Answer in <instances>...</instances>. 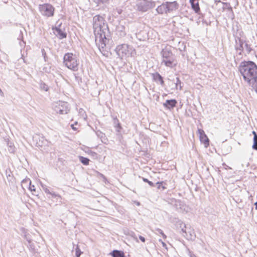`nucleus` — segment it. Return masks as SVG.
Masks as SVG:
<instances>
[{
	"label": "nucleus",
	"instance_id": "cd10ccee",
	"mask_svg": "<svg viewBox=\"0 0 257 257\" xmlns=\"http://www.w3.org/2000/svg\"><path fill=\"white\" fill-rule=\"evenodd\" d=\"M182 82L180 80V78L179 77H176V82L175 83V86L176 89H178V88L179 87V89L181 90L183 86L182 85Z\"/></svg>",
	"mask_w": 257,
	"mask_h": 257
},
{
	"label": "nucleus",
	"instance_id": "2f4dec72",
	"mask_svg": "<svg viewBox=\"0 0 257 257\" xmlns=\"http://www.w3.org/2000/svg\"><path fill=\"white\" fill-rule=\"evenodd\" d=\"M252 149H257V136L255 135L253 138V145L252 146Z\"/></svg>",
	"mask_w": 257,
	"mask_h": 257
},
{
	"label": "nucleus",
	"instance_id": "6e6d98bb",
	"mask_svg": "<svg viewBox=\"0 0 257 257\" xmlns=\"http://www.w3.org/2000/svg\"><path fill=\"white\" fill-rule=\"evenodd\" d=\"M195 255L194 254H190V257H195Z\"/></svg>",
	"mask_w": 257,
	"mask_h": 257
},
{
	"label": "nucleus",
	"instance_id": "4d7b16f0",
	"mask_svg": "<svg viewBox=\"0 0 257 257\" xmlns=\"http://www.w3.org/2000/svg\"><path fill=\"white\" fill-rule=\"evenodd\" d=\"M182 227H183V226L180 225V227L179 228V229L181 230L182 228Z\"/></svg>",
	"mask_w": 257,
	"mask_h": 257
},
{
	"label": "nucleus",
	"instance_id": "a211bd4d",
	"mask_svg": "<svg viewBox=\"0 0 257 257\" xmlns=\"http://www.w3.org/2000/svg\"><path fill=\"white\" fill-rule=\"evenodd\" d=\"M166 4L168 9V13L175 11L178 9L179 5L176 1L166 2Z\"/></svg>",
	"mask_w": 257,
	"mask_h": 257
},
{
	"label": "nucleus",
	"instance_id": "4be33fe9",
	"mask_svg": "<svg viewBox=\"0 0 257 257\" xmlns=\"http://www.w3.org/2000/svg\"><path fill=\"white\" fill-rule=\"evenodd\" d=\"M6 142L7 143L9 152L10 153H14L15 152V147L14 145V144L10 142L8 139V140H6Z\"/></svg>",
	"mask_w": 257,
	"mask_h": 257
},
{
	"label": "nucleus",
	"instance_id": "e433bc0d",
	"mask_svg": "<svg viewBox=\"0 0 257 257\" xmlns=\"http://www.w3.org/2000/svg\"><path fill=\"white\" fill-rule=\"evenodd\" d=\"M108 0H94V2L97 3L98 5L106 3Z\"/></svg>",
	"mask_w": 257,
	"mask_h": 257
},
{
	"label": "nucleus",
	"instance_id": "680f3d73",
	"mask_svg": "<svg viewBox=\"0 0 257 257\" xmlns=\"http://www.w3.org/2000/svg\"><path fill=\"white\" fill-rule=\"evenodd\" d=\"M240 31H238V30H237V32H237V33L238 34V32H240Z\"/></svg>",
	"mask_w": 257,
	"mask_h": 257
},
{
	"label": "nucleus",
	"instance_id": "7c9ffc66",
	"mask_svg": "<svg viewBox=\"0 0 257 257\" xmlns=\"http://www.w3.org/2000/svg\"><path fill=\"white\" fill-rule=\"evenodd\" d=\"M31 184V180L29 178H26L23 179L22 181V187L25 184H26V186H27L28 184L30 185Z\"/></svg>",
	"mask_w": 257,
	"mask_h": 257
},
{
	"label": "nucleus",
	"instance_id": "7ed1b4c3",
	"mask_svg": "<svg viewBox=\"0 0 257 257\" xmlns=\"http://www.w3.org/2000/svg\"><path fill=\"white\" fill-rule=\"evenodd\" d=\"M161 55L162 57V64L170 68H174L177 66L178 62L176 56L172 53L171 49L167 47L163 49L161 51Z\"/></svg>",
	"mask_w": 257,
	"mask_h": 257
},
{
	"label": "nucleus",
	"instance_id": "aec40b11",
	"mask_svg": "<svg viewBox=\"0 0 257 257\" xmlns=\"http://www.w3.org/2000/svg\"><path fill=\"white\" fill-rule=\"evenodd\" d=\"M110 254L112 257H125L124 253L123 251L116 249L112 251L110 253Z\"/></svg>",
	"mask_w": 257,
	"mask_h": 257
},
{
	"label": "nucleus",
	"instance_id": "b1692460",
	"mask_svg": "<svg viewBox=\"0 0 257 257\" xmlns=\"http://www.w3.org/2000/svg\"><path fill=\"white\" fill-rule=\"evenodd\" d=\"M244 45L245 47V52H246L245 55L251 53V51H253V49L251 48V45L248 44L247 42L245 41V43L244 44Z\"/></svg>",
	"mask_w": 257,
	"mask_h": 257
},
{
	"label": "nucleus",
	"instance_id": "603ef678",
	"mask_svg": "<svg viewBox=\"0 0 257 257\" xmlns=\"http://www.w3.org/2000/svg\"><path fill=\"white\" fill-rule=\"evenodd\" d=\"M0 94L1 95V96H3L4 95V93L2 91V90L0 88Z\"/></svg>",
	"mask_w": 257,
	"mask_h": 257
},
{
	"label": "nucleus",
	"instance_id": "a19ab883",
	"mask_svg": "<svg viewBox=\"0 0 257 257\" xmlns=\"http://www.w3.org/2000/svg\"><path fill=\"white\" fill-rule=\"evenodd\" d=\"M188 228H187L186 225H185V227H182V228L181 229V233L183 234H185V232L187 231Z\"/></svg>",
	"mask_w": 257,
	"mask_h": 257
},
{
	"label": "nucleus",
	"instance_id": "4468645a",
	"mask_svg": "<svg viewBox=\"0 0 257 257\" xmlns=\"http://www.w3.org/2000/svg\"><path fill=\"white\" fill-rule=\"evenodd\" d=\"M153 80L156 83H159L160 84L164 86L165 85V82L163 79V77L158 72H155L152 73L151 74Z\"/></svg>",
	"mask_w": 257,
	"mask_h": 257
},
{
	"label": "nucleus",
	"instance_id": "423d86ee",
	"mask_svg": "<svg viewBox=\"0 0 257 257\" xmlns=\"http://www.w3.org/2000/svg\"><path fill=\"white\" fill-rule=\"evenodd\" d=\"M115 51L120 59H122L124 57L132 56L135 53V50L133 46L126 44L118 45L116 47Z\"/></svg>",
	"mask_w": 257,
	"mask_h": 257
},
{
	"label": "nucleus",
	"instance_id": "bf43d9fd",
	"mask_svg": "<svg viewBox=\"0 0 257 257\" xmlns=\"http://www.w3.org/2000/svg\"><path fill=\"white\" fill-rule=\"evenodd\" d=\"M74 124V125H75H75L77 124V121H75Z\"/></svg>",
	"mask_w": 257,
	"mask_h": 257
},
{
	"label": "nucleus",
	"instance_id": "ea45409f",
	"mask_svg": "<svg viewBox=\"0 0 257 257\" xmlns=\"http://www.w3.org/2000/svg\"><path fill=\"white\" fill-rule=\"evenodd\" d=\"M50 195H52V197H54V198H56L57 197H61L60 195L56 194L54 192H51V193H50Z\"/></svg>",
	"mask_w": 257,
	"mask_h": 257
},
{
	"label": "nucleus",
	"instance_id": "c03bdc74",
	"mask_svg": "<svg viewBox=\"0 0 257 257\" xmlns=\"http://www.w3.org/2000/svg\"><path fill=\"white\" fill-rule=\"evenodd\" d=\"M139 239L141 240V241H142L143 242H145V241H146V239L145 238L142 236V235H139Z\"/></svg>",
	"mask_w": 257,
	"mask_h": 257
},
{
	"label": "nucleus",
	"instance_id": "f257e3e1",
	"mask_svg": "<svg viewBox=\"0 0 257 257\" xmlns=\"http://www.w3.org/2000/svg\"><path fill=\"white\" fill-rule=\"evenodd\" d=\"M93 29L96 39H99V49L101 50L111 39L107 23L103 17L96 15L93 18Z\"/></svg>",
	"mask_w": 257,
	"mask_h": 257
},
{
	"label": "nucleus",
	"instance_id": "dca6fc26",
	"mask_svg": "<svg viewBox=\"0 0 257 257\" xmlns=\"http://www.w3.org/2000/svg\"><path fill=\"white\" fill-rule=\"evenodd\" d=\"M199 0H190L192 9L197 14L200 15V9L199 5Z\"/></svg>",
	"mask_w": 257,
	"mask_h": 257
},
{
	"label": "nucleus",
	"instance_id": "ddd939ff",
	"mask_svg": "<svg viewBox=\"0 0 257 257\" xmlns=\"http://www.w3.org/2000/svg\"><path fill=\"white\" fill-rule=\"evenodd\" d=\"M177 104V101L175 99L166 100L163 103V106L166 108L171 110L176 107Z\"/></svg>",
	"mask_w": 257,
	"mask_h": 257
},
{
	"label": "nucleus",
	"instance_id": "5fc2aeb1",
	"mask_svg": "<svg viewBox=\"0 0 257 257\" xmlns=\"http://www.w3.org/2000/svg\"><path fill=\"white\" fill-rule=\"evenodd\" d=\"M255 208L257 209V201L254 203Z\"/></svg>",
	"mask_w": 257,
	"mask_h": 257
},
{
	"label": "nucleus",
	"instance_id": "09e8293b",
	"mask_svg": "<svg viewBox=\"0 0 257 257\" xmlns=\"http://www.w3.org/2000/svg\"><path fill=\"white\" fill-rule=\"evenodd\" d=\"M71 128L74 130V131H76L77 130V128L76 127L74 126V124H72L71 125Z\"/></svg>",
	"mask_w": 257,
	"mask_h": 257
},
{
	"label": "nucleus",
	"instance_id": "1a4fd4ad",
	"mask_svg": "<svg viewBox=\"0 0 257 257\" xmlns=\"http://www.w3.org/2000/svg\"><path fill=\"white\" fill-rule=\"evenodd\" d=\"M54 109L57 113L67 114L70 111L69 104L67 102L59 101L55 104Z\"/></svg>",
	"mask_w": 257,
	"mask_h": 257
},
{
	"label": "nucleus",
	"instance_id": "f3484780",
	"mask_svg": "<svg viewBox=\"0 0 257 257\" xmlns=\"http://www.w3.org/2000/svg\"><path fill=\"white\" fill-rule=\"evenodd\" d=\"M214 3L216 6L219 5V7H221L223 9H227L229 11L232 12V8L229 3H223L220 0H215Z\"/></svg>",
	"mask_w": 257,
	"mask_h": 257
},
{
	"label": "nucleus",
	"instance_id": "49530a36",
	"mask_svg": "<svg viewBox=\"0 0 257 257\" xmlns=\"http://www.w3.org/2000/svg\"><path fill=\"white\" fill-rule=\"evenodd\" d=\"M42 55L44 56V59H45L46 54V52H45L44 49L42 50ZM45 60L46 61V59H45Z\"/></svg>",
	"mask_w": 257,
	"mask_h": 257
},
{
	"label": "nucleus",
	"instance_id": "a18cd8bd",
	"mask_svg": "<svg viewBox=\"0 0 257 257\" xmlns=\"http://www.w3.org/2000/svg\"><path fill=\"white\" fill-rule=\"evenodd\" d=\"M131 235L135 239L137 240V237L136 236L135 233L134 232H132L131 233Z\"/></svg>",
	"mask_w": 257,
	"mask_h": 257
},
{
	"label": "nucleus",
	"instance_id": "412c9836",
	"mask_svg": "<svg viewBox=\"0 0 257 257\" xmlns=\"http://www.w3.org/2000/svg\"><path fill=\"white\" fill-rule=\"evenodd\" d=\"M96 135L97 136L100 138L101 140V142L104 143H106L105 141H107L105 135L104 133H102L99 130H97L95 132Z\"/></svg>",
	"mask_w": 257,
	"mask_h": 257
},
{
	"label": "nucleus",
	"instance_id": "a878e982",
	"mask_svg": "<svg viewBox=\"0 0 257 257\" xmlns=\"http://www.w3.org/2000/svg\"><path fill=\"white\" fill-rule=\"evenodd\" d=\"M174 222H175V226L178 229L180 227V225L183 226L184 227H185V224L178 218H175Z\"/></svg>",
	"mask_w": 257,
	"mask_h": 257
},
{
	"label": "nucleus",
	"instance_id": "c85d7f7f",
	"mask_svg": "<svg viewBox=\"0 0 257 257\" xmlns=\"http://www.w3.org/2000/svg\"><path fill=\"white\" fill-rule=\"evenodd\" d=\"M175 205L177 208L179 207L180 208H182V207L184 205L183 202L179 200H174Z\"/></svg>",
	"mask_w": 257,
	"mask_h": 257
},
{
	"label": "nucleus",
	"instance_id": "393cba45",
	"mask_svg": "<svg viewBox=\"0 0 257 257\" xmlns=\"http://www.w3.org/2000/svg\"><path fill=\"white\" fill-rule=\"evenodd\" d=\"M117 32L119 33V36L120 37H123L126 35L125 28L123 26H121L118 27Z\"/></svg>",
	"mask_w": 257,
	"mask_h": 257
},
{
	"label": "nucleus",
	"instance_id": "bb28decb",
	"mask_svg": "<svg viewBox=\"0 0 257 257\" xmlns=\"http://www.w3.org/2000/svg\"><path fill=\"white\" fill-rule=\"evenodd\" d=\"M79 161L83 165L85 166L89 165L90 160L88 158L83 156H79Z\"/></svg>",
	"mask_w": 257,
	"mask_h": 257
},
{
	"label": "nucleus",
	"instance_id": "3c124183",
	"mask_svg": "<svg viewBox=\"0 0 257 257\" xmlns=\"http://www.w3.org/2000/svg\"><path fill=\"white\" fill-rule=\"evenodd\" d=\"M252 133L253 135V137H254L255 135L257 136V134L256 133V132L254 131H253Z\"/></svg>",
	"mask_w": 257,
	"mask_h": 257
},
{
	"label": "nucleus",
	"instance_id": "c9c22d12",
	"mask_svg": "<svg viewBox=\"0 0 257 257\" xmlns=\"http://www.w3.org/2000/svg\"><path fill=\"white\" fill-rule=\"evenodd\" d=\"M164 182H158L156 183V185H157V188L158 189H160L161 188H162L163 190L166 188L165 186H163Z\"/></svg>",
	"mask_w": 257,
	"mask_h": 257
},
{
	"label": "nucleus",
	"instance_id": "79ce46f5",
	"mask_svg": "<svg viewBox=\"0 0 257 257\" xmlns=\"http://www.w3.org/2000/svg\"><path fill=\"white\" fill-rule=\"evenodd\" d=\"M113 125L114 126L117 124V123H119L118 119L117 118V117H115L113 118Z\"/></svg>",
	"mask_w": 257,
	"mask_h": 257
},
{
	"label": "nucleus",
	"instance_id": "20e7f679",
	"mask_svg": "<svg viewBox=\"0 0 257 257\" xmlns=\"http://www.w3.org/2000/svg\"><path fill=\"white\" fill-rule=\"evenodd\" d=\"M243 34V32L242 31H240L237 33H236L235 34H233V36L234 37L235 40V45L234 49L237 53L236 58L235 56L234 62L236 64H237V61H239L240 59L242 58L243 53L244 52V44L245 43V40L241 39V37Z\"/></svg>",
	"mask_w": 257,
	"mask_h": 257
},
{
	"label": "nucleus",
	"instance_id": "e2e57ef3",
	"mask_svg": "<svg viewBox=\"0 0 257 257\" xmlns=\"http://www.w3.org/2000/svg\"><path fill=\"white\" fill-rule=\"evenodd\" d=\"M76 257H80V256H76Z\"/></svg>",
	"mask_w": 257,
	"mask_h": 257
},
{
	"label": "nucleus",
	"instance_id": "8fccbe9b",
	"mask_svg": "<svg viewBox=\"0 0 257 257\" xmlns=\"http://www.w3.org/2000/svg\"><path fill=\"white\" fill-rule=\"evenodd\" d=\"M159 240L161 241L162 244V245H163V246H166V243H165V242H164L163 241H162L161 239H160Z\"/></svg>",
	"mask_w": 257,
	"mask_h": 257
},
{
	"label": "nucleus",
	"instance_id": "72a5a7b5",
	"mask_svg": "<svg viewBox=\"0 0 257 257\" xmlns=\"http://www.w3.org/2000/svg\"><path fill=\"white\" fill-rule=\"evenodd\" d=\"M75 255L77 256H80L81 254L82 253V251H81L79 246L77 245L75 248Z\"/></svg>",
	"mask_w": 257,
	"mask_h": 257
},
{
	"label": "nucleus",
	"instance_id": "6e6552de",
	"mask_svg": "<svg viewBox=\"0 0 257 257\" xmlns=\"http://www.w3.org/2000/svg\"><path fill=\"white\" fill-rule=\"evenodd\" d=\"M155 7L154 2L147 0H138L137 2V10L145 12Z\"/></svg>",
	"mask_w": 257,
	"mask_h": 257
},
{
	"label": "nucleus",
	"instance_id": "9b49d317",
	"mask_svg": "<svg viewBox=\"0 0 257 257\" xmlns=\"http://www.w3.org/2000/svg\"><path fill=\"white\" fill-rule=\"evenodd\" d=\"M198 131L199 134V138L201 142L204 144L205 147H208L209 145V140L207 136L205 134L203 130L198 129Z\"/></svg>",
	"mask_w": 257,
	"mask_h": 257
},
{
	"label": "nucleus",
	"instance_id": "58836bf2",
	"mask_svg": "<svg viewBox=\"0 0 257 257\" xmlns=\"http://www.w3.org/2000/svg\"><path fill=\"white\" fill-rule=\"evenodd\" d=\"M114 127L116 128V131L118 133H120L121 131V130L122 129V127L120 123H117V125L114 126Z\"/></svg>",
	"mask_w": 257,
	"mask_h": 257
},
{
	"label": "nucleus",
	"instance_id": "5701e85b",
	"mask_svg": "<svg viewBox=\"0 0 257 257\" xmlns=\"http://www.w3.org/2000/svg\"><path fill=\"white\" fill-rule=\"evenodd\" d=\"M40 89L45 91H48L49 90V87L42 80H40L39 82Z\"/></svg>",
	"mask_w": 257,
	"mask_h": 257
},
{
	"label": "nucleus",
	"instance_id": "de8ad7c7",
	"mask_svg": "<svg viewBox=\"0 0 257 257\" xmlns=\"http://www.w3.org/2000/svg\"><path fill=\"white\" fill-rule=\"evenodd\" d=\"M90 154L93 157H95L97 155V153L92 151H90Z\"/></svg>",
	"mask_w": 257,
	"mask_h": 257
},
{
	"label": "nucleus",
	"instance_id": "4c0bfd02",
	"mask_svg": "<svg viewBox=\"0 0 257 257\" xmlns=\"http://www.w3.org/2000/svg\"><path fill=\"white\" fill-rule=\"evenodd\" d=\"M156 230L158 233L161 234L164 238H166V237H167L166 235L164 234V232L163 231V230L162 229H161L160 228H157L156 229Z\"/></svg>",
	"mask_w": 257,
	"mask_h": 257
},
{
	"label": "nucleus",
	"instance_id": "37998d69",
	"mask_svg": "<svg viewBox=\"0 0 257 257\" xmlns=\"http://www.w3.org/2000/svg\"><path fill=\"white\" fill-rule=\"evenodd\" d=\"M43 188L46 193L50 194L51 191L46 187L43 186Z\"/></svg>",
	"mask_w": 257,
	"mask_h": 257
},
{
	"label": "nucleus",
	"instance_id": "9d476101",
	"mask_svg": "<svg viewBox=\"0 0 257 257\" xmlns=\"http://www.w3.org/2000/svg\"><path fill=\"white\" fill-rule=\"evenodd\" d=\"M33 140L36 143V145L37 147H42L47 146L48 144V141L40 135L36 134L33 136Z\"/></svg>",
	"mask_w": 257,
	"mask_h": 257
},
{
	"label": "nucleus",
	"instance_id": "13d9d810",
	"mask_svg": "<svg viewBox=\"0 0 257 257\" xmlns=\"http://www.w3.org/2000/svg\"><path fill=\"white\" fill-rule=\"evenodd\" d=\"M100 175H101V177H102L103 178H104V177H105V176H104L103 174H100Z\"/></svg>",
	"mask_w": 257,
	"mask_h": 257
},
{
	"label": "nucleus",
	"instance_id": "39448f33",
	"mask_svg": "<svg viewBox=\"0 0 257 257\" xmlns=\"http://www.w3.org/2000/svg\"><path fill=\"white\" fill-rule=\"evenodd\" d=\"M63 64L69 69L73 71L78 70L79 60L75 54L68 52L63 57Z\"/></svg>",
	"mask_w": 257,
	"mask_h": 257
},
{
	"label": "nucleus",
	"instance_id": "f03ea898",
	"mask_svg": "<svg viewBox=\"0 0 257 257\" xmlns=\"http://www.w3.org/2000/svg\"><path fill=\"white\" fill-rule=\"evenodd\" d=\"M243 79L257 93V65L252 61H243L238 67Z\"/></svg>",
	"mask_w": 257,
	"mask_h": 257
},
{
	"label": "nucleus",
	"instance_id": "864d4df0",
	"mask_svg": "<svg viewBox=\"0 0 257 257\" xmlns=\"http://www.w3.org/2000/svg\"><path fill=\"white\" fill-rule=\"evenodd\" d=\"M28 242H29V245H30V246L31 248H32V245L31 244V242L30 240H28Z\"/></svg>",
	"mask_w": 257,
	"mask_h": 257
},
{
	"label": "nucleus",
	"instance_id": "052dcab7",
	"mask_svg": "<svg viewBox=\"0 0 257 257\" xmlns=\"http://www.w3.org/2000/svg\"><path fill=\"white\" fill-rule=\"evenodd\" d=\"M212 8H215V6L214 5H213Z\"/></svg>",
	"mask_w": 257,
	"mask_h": 257
},
{
	"label": "nucleus",
	"instance_id": "f8f14e48",
	"mask_svg": "<svg viewBox=\"0 0 257 257\" xmlns=\"http://www.w3.org/2000/svg\"><path fill=\"white\" fill-rule=\"evenodd\" d=\"M60 25L58 27L53 28V30H54V34L60 40L66 38L67 37V33L62 31L60 29Z\"/></svg>",
	"mask_w": 257,
	"mask_h": 257
},
{
	"label": "nucleus",
	"instance_id": "c756f323",
	"mask_svg": "<svg viewBox=\"0 0 257 257\" xmlns=\"http://www.w3.org/2000/svg\"><path fill=\"white\" fill-rule=\"evenodd\" d=\"M6 175L7 176V179L9 181L11 180V179L13 178L12 176V173L11 171V170L10 169H7L6 170Z\"/></svg>",
	"mask_w": 257,
	"mask_h": 257
},
{
	"label": "nucleus",
	"instance_id": "2eb2a0df",
	"mask_svg": "<svg viewBox=\"0 0 257 257\" xmlns=\"http://www.w3.org/2000/svg\"><path fill=\"white\" fill-rule=\"evenodd\" d=\"M183 236L185 237L187 240H194L196 238V234L193 229L189 228L187 231L185 232V234Z\"/></svg>",
	"mask_w": 257,
	"mask_h": 257
},
{
	"label": "nucleus",
	"instance_id": "0eeeda50",
	"mask_svg": "<svg viewBox=\"0 0 257 257\" xmlns=\"http://www.w3.org/2000/svg\"><path fill=\"white\" fill-rule=\"evenodd\" d=\"M39 10L42 15L47 17H51L54 15L55 8L52 5L46 3L40 5Z\"/></svg>",
	"mask_w": 257,
	"mask_h": 257
},
{
	"label": "nucleus",
	"instance_id": "473e14b6",
	"mask_svg": "<svg viewBox=\"0 0 257 257\" xmlns=\"http://www.w3.org/2000/svg\"><path fill=\"white\" fill-rule=\"evenodd\" d=\"M142 179L144 182L147 183L151 187H155V184L152 181H149L148 179L144 178V177H142Z\"/></svg>",
	"mask_w": 257,
	"mask_h": 257
},
{
	"label": "nucleus",
	"instance_id": "6ab92c4d",
	"mask_svg": "<svg viewBox=\"0 0 257 257\" xmlns=\"http://www.w3.org/2000/svg\"><path fill=\"white\" fill-rule=\"evenodd\" d=\"M156 11L159 14H163L164 13H168V9L167 8L166 3H163L160 6L158 7V8L156 9Z\"/></svg>",
	"mask_w": 257,
	"mask_h": 257
},
{
	"label": "nucleus",
	"instance_id": "f704fd0d",
	"mask_svg": "<svg viewBox=\"0 0 257 257\" xmlns=\"http://www.w3.org/2000/svg\"><path fill=\"white\" fill-rule=\"evenodd\" d=\"M29 189L31 192H33V195L38 196V194H35V193L36 192V190L35 186L34 185H31V184H30Z\"/></svg>",
	"mask_w": 257,
	"mask_h": 257
}]
</instances>
